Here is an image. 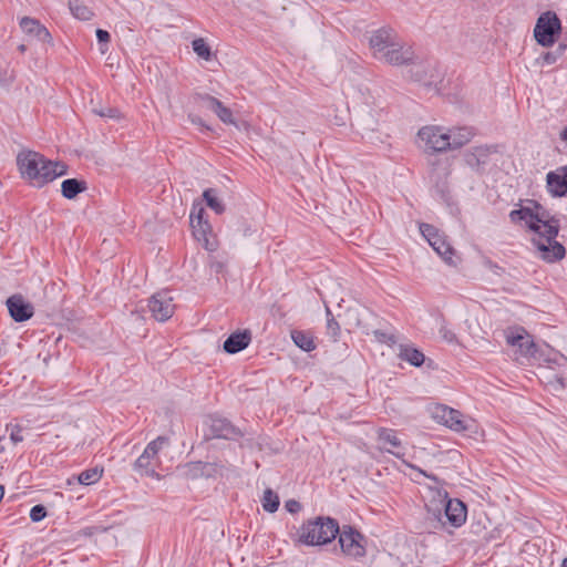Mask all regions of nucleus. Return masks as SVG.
Wrapping results in <instances>:
<instances>
[{
    "label": "nucleus",
    "mask_w": 567,
    "mask_h": 567,
    "mask_svg": "<svg viewBox=\"0 0 567 567\" xmlns=\"http://www.w3.org/2000/svg\"><path fill=\"white\" fill-rule=\"evenodd\" d=\"M509 217L513 223L524 221L533 231L532 241L542 259L553 262L564 258L565 248L556 241L559 223L543 206L530 202L527 206L512 210Z\"/></svg>",
    "instance_id": "f257e3e1"
},
{
    "label": "nucleus",
    "mask_w": 567,
    "mask_h": 567,
    "mask_svg": "<svg viewBox=\"0 0 567 567\" xmlns=\"http://www.w3.org/2000/svg\"><path fill=\"white\" fill-rule=\"evenodd\" d=\"M21 177L34 187H42L68 172L65 164L45 158L34 151H22L17 156Z\"/></svg>",
    "instance_id": "f03ea898"
},
{
    "label": "nucleus",
    "mask_w": 567,
    "mask_h": 567,
    "mask_svg": "<svg viewBox=\"0 0 567 567\" xmlns=\"http://www.w3.org/2000/svg\"><path fill=\"white\" fill-rule=\"evenodd\" d=\"M339 534L338 523L330 517H316L306 522L299 529V540L306 545L330 543Z\"/></svg>",
    "instance_id": "7ed1b4c3"
},
{
    "label": "nucleus",
    "mask_w": 567,
    "mask_h": 567,
    "mask_svg": "<svg viewBox=\"0 0 567 567\" xmlns=\"http://www.w3.org/2000/svg\"><path fill=\"white\" fill-rule=\"evenodd\" d=\"M169 445V440L166 436H158L150 442L144 452L134 463V470L141 475L158 477L155 465L158 462V453L161 450Z\"/></svg>",
    "instance_id": "20e7f679"
},
{
    "label": "nucleus",
    "mask_w": 567,
    "mask_h": 567,
    "mask_svg": "<svg viewBox=\"0 0 567 567\" xmlns=\"http://www.w3.org/2000/svg\"><path fill=\"white\" fill-rule=\"evenodd\" d=\"M506 343L515 349L516 359H529L536 353L533 337L523 327H508L504 330Z\"/></svg>",
    "instance_id": "39448f33"
},
{
    "label": "nucleus",
    "mask_w": 567,
    "mask_h": 567,
    "mask_svg": "<svg viewBox=\"0 0 567 567\" xmlns=\"http://www.w3.org/2000/svg\"><path fill=\"white\" fill-rule=\"evenodd\" d=\"M420 231L436 254L449 265L456 266L457 257L455 250L435 227L429 224H421Z\"/></svg>",
    "instance_id": "423d86ee"
},
{
    "label": "nucleus",
    "mask_w": 567,
    "mask_h": 567,
    "mask_svg": "<svg viewBox=\"0 0 567 567\" xmlns=\"http://www.w3.org/2000/svg\"><path fill=\"white\" fill-rule=\"evenodd\" d=\"M561 31V23L555 12L547 11L537 19L534 37L543 47H550L555 43L556 37Z\"/></svg>",
    "instance_id": "0eeeda50"
},
{
    "label": "nucleus",
    "mask_w": 567,
    "mask_h": 567,
    "mask_svg": "<svg viewBox=\"0 0 567 567\" xmlns=\"http://www.w3.org/2000/svg\"><path fill=\"white\" fill-rule=\"evenodd\" d=\"M417 138L425 152L443 153L449 151L450 143L446 127L426 125L419 130Z\"/></svg>",
    "instance_id": "6e6552de"
},
{
    "label": "nucleus",
    "mask_w": 567,
    "mask_h": 567,
    "mask_svg": "<svg viewBox=\"0 0 567 567\" xmlns=\"http://www.w3.org/2000/svg\"><path fill=\"white\" fill-rule=\"evenodd\" d=\"M434 415L445 426L454 432H467L474 429V421L463 415L460 411L449 408L446 405H437L434 410Z\"/></svg>",
    "instance_id": "1a4fd4ad"
},
{
    "label": "nucleus",
    "mask_w": 567,
    "mask_h": 567,
    "mask_svg": "<svg viewBox=\"0 0 567 567\" xmlns=\"http://www.w3.org/2000/svg\"><path fill=\"white\" fill-rule=\"evenodd\" d=\"M339 544L342 553L351 558H361L365 555V538L350 526L339 529Z\"/></svg>",
    "instance_id": "9d476101"
},
{
    "label": "nucleus",
    "mask_w": 567,
    "mask_h": 567,
    "mask_svg": "<svg viewBox=\"0 0 567 567\" xmlns=\"http://www.w3.org/2000/svg\"><path fill=\"white\" fill-rule=\"evenodd\" d=\"M148 308L154 319L161 322L168 320L175 311L173 297L165 290L158 291L151 297Z\"/></svg>",
    "instance_id": "9b49d317"
},
{
    "label": "nucleus",
    "mask_w": 567,
    "mask_h": 567,
    "mask_svg": "<svg viewBox=\"0 0 567 567\" xmlns=\"http://www.w3.org/2000/svg\"><path fill=\"white\" fill-rule=\"evenodd\" d=\"M414 60L412 49L396 38L380 61L392 65L409 64Z\"/></svg>",
    "instance_id": "f8f14e48"
},
{
    "label": "nucleus",
    "mask_w": 567,
    "mask_h": 567,
    "mask_svg": "<svg viewBox=\"0 0 567 567\" xmlns=\"http://www.w3.org/2000/svg\"><path fill=\"white\" fill-rule=\"evenodd\" d=\"M395 39L396 34L390 29L374 31L369 41L372 55L381 60Z\"/></svg>",
    "instance_id": "ddd939ff"
},
{
    "label": "nucleus",
    "mask_w": 567,
    "mask_h": 567,
    "mask_svg": "<svg viewBox=\"0 0 567 567\" xmlns=\"http://www.w3.org/2000/svg\"><path fill=\"white\" fill-rule=\"evenodd\" d=\"M22 31L31 39L52 45V35L39 20L24 17L20 21Z\"/></svg>",
    "instance_id": "4468645a"
},
{
    "label": "nucleus",
    "mask_w": 567,
    "mask_h": 567,
    "mask_svg": "<svg viewBox=\"0 0 567 567\" xmlns=\"http://www.w3.org/2000/svg\"><path fill=\"white\" fill-rule=\"evenodd\" d=\"M495 152L496 150L493 146H475L465 153L464 158L472 169L481 171L489 163L491 156Z\"/></svg>",
    "instance_id": "2eb2a0df"
},
{
    "label": "nucleus",
    "mask_w": 567,
    "mask_h": 567,
    "mask_svg": "<svg viewBox=\"0 0 567 567\" xmlns=\"http://www.w3.org/2000/svg\"><path fill=\"white\" fill-rule=\"evenodd\" d=\"M7 307L11 318L17 322H23L33 316V307L22 296L13 295L7 300Z\"/></svg>",
    "instance_id": "dca6fc26"
},
{
    "label": "nucleus",
    "mask_w": 567,
    "mask_h": 567,
    "mask_svg": "<svg viewBox=\"0 0 567 567\" xmlns=\"http://www.w3.org/2000/svg\"><path fill=\"white\" fill-rule=\"evenodd\" d=\"M547 189L553 196L567 195V166L558 167L546 176Z\"/></svg>",
    "instance_id": "f3484780"
},
{
    "label": "nucleus",
    "mask_w": 567,
    "mask_h": 567,
    "mask_svg": "<svg viewBox=\"0 0 567 567\" xmlns=\"http://www.w3.org/2000/svg\"><path fill=\"white\" fill-rule=\"evenodd\" d=\"M447 137H449V151H455L472 141L475 135V132L472 127L468 126H454L451 128H446Z\"/></svg>",
    "instance_id": "a211bd4d"
},
{
    "label": "nucleus",
    "mask_w": 567,
    "mask_h": 567,
    "mask_svg": "<svg viewBox=\"0 0 567 567\" xmlns=\"http://www.w3.org/2000/svg\"><path fill=\"white\" fill-rule=\"evenodd\" d=\"M452 527H460L466 520V507L458 499H447L444 506V515Z\"/></svg>",
    "instance_id": "6ab92c4d"
},
{
    "label": "nucleus",
    "mask_w": 567,
    "mask_h": 567,
    "mask_svg": "<svg viewBox=\"0 0 567 567\" xmlns=\"http://www.w3.org/2000/svg\"><path fill=\"white\" fill-rule=\"evenodd\" d=\"M412 66L409 70V76L416 82H421L424 85H432L439 78L436 70L430 64L423 62H411Z\"/></svg>",
    "instance_id": "aec40b11"
},
{
    "label": "nucleus",
    "mask_w": 567,
    "mask_h": 567,
    "mask_svg": "<svg viewBox=\"0 0 567 567\" xmlns=\"http://www.w3.org/2000/svg\"><path fill=\"white\" fill-rule=\"evenodd\" d=\"M209 426L215 437L231 440L239 435V432L226 419L213 417Z\"/></svg>",
    "instance_id": "412c9836"
},
{
    "label": "nucleus",
    "mask_w": 567,
    "mask_h": 567,
    "mask_svg": "<svg viewBox=\"0 0 567 567\" xmlns=\"http://www.w3.org/2000/svg\"><path fill=\"white\" fill-rule=\"evenodd\" d=\"M250 343V334L249 332H239L230 334L226 341L224 342V350L227 353H237L244 349H246Z\"/></svg>",
    "instance_id": "4be33fe9"
},
{
    "label": "nucleus",
    "mask_w": 567,
    "mask_h": 567,
    "mask_svg": "<svg viewBox=\"0 0 567 567\" xmlns=\"http://www.w3.org/2000/svg\"><path fill=\"white\" fill-rule=\"evenodd\" d=\"M190 226L195 238L198 241L203 243L204 247L207 250L214 251L216 249V244L215 241L209 239V234L212 233V226L209 225V223L199 220Z\"/></svg>",
    "instance_id": "5701e85b"
},
{
    "label": "nucleus",
    "mask_w": 567,
    "mask_h": 567,
    "mask_svg": "<svg viewBox=\"0 0 567 567\" xmlns=\"http://www.w3.org/2000/svg\"><path fill=\"white\" fill-rule=\"evenodd\" d=\"M378 439L384 445L389 444L391 446V449H385L386 452L393 454L396 457H402L403 454H401L399 451H395L401 447V441L399 440L395 431L390 429H379Z\"/></svg>",
    "instance_id": "b1692460"
},
{
    "label": "nucleus",
    "mask_w": 567,
    "mask_h": 567,
    "mask_svg": "<svg viewBox=\"0 0 567 567\" xmlns=\"http://www.w3.org/2000/svg\"><path fill=\"white\" fill-rule=\"evenodd\" d=\"M398 355L401 360H404L414 367L422 365L425 360L423 352L411 344H400Z\"/></svg>",
    "instance_id": "393cba45"
},
{
    "label": "nucleus",
    "mask_w": 567,
    "mask_h": 567,
    "mask_svg": "<svg viewBox=\"0 0 567 567\" xmlns=\"http://www.w3.org/2000/svg\"><path fill=\"white\" fill-rule=\"evenodd\" d=\"M86 189V183L84 181H79L76 178H69L62 182L61 192L62 195L72 199L76 197L80 193Z\"/></svg>",
    "instance_id": "a878e982"
},
{
    "label": "nucleus",
    "mask_w": 567,
    "mask_h": 567,
    "mask_svg": "<svg viewBox=\"0 0 567 567\" xmlns=\"http://www.w3.org/2000/svg\"><path fill=\"white\" fill-rule=\"evenodd\" d=\"M69 9L74 18L89 21L93 17L92 10L80 0H69Z\"/></svg>",
    "instance_id": "bb28decb"
},
{
    "label": "nucleus",
    "mask_w": 567,
    "mask_h": 567,
    "mask_svg": "<svg viewBox=\"0 0 567 567\" xmlns=\"http://www.w3.org/2000/svg\"><path fill=\"white\" fill-rule=\"evenodd\" d=\"M291 338L295 344L303 351L309 352L316 348L312 337L303 331H292Z\"/></svg>",
    "instance_id": "cd10ccee"
},
{
    "label": "nucleus",
    "mask_w": 567,
    "mask_h": 567,
    "mask_svg": "<svg viewBox=\"0 0 567 567\" xmlns=\"http://www.w3.org/2000/svg\"><path fill=\"white\" fill-rule=\"evenodd\" d=\"M103 468L93 467L86 471H83L76 476V483L82 485H92L99 482L102 477Z\"/></svg>",
    "instance_id": "c85d7f7f"
},
{
    "label": "nucleus",
    "mask_w": 567,
    "mask_h": 567,
    "mask_svg": "<svg viewBox=\"0 0 567 567\" xmlns=\"http://www.w3.org/2000/svg\"><path fill=\"white\" fill-rule=\"evenodd\" d=\"M203 197L206 200V204L209 208H212L216 214H221L225 210V206L221 200L217 197L216 190L214 188H208L204 190Z\"/></svg>",
    "instance_id": "c756f323"
},
{
    "label": "nucleus",
    "mask_w": 567,
    "mask_h": 567,
    "mask_svg": "<svg viewBox=\"0 0 567 567\" xmlns=\"http://www.w3.org/2000/svg\"><path fill=\"white\" fill-rule=\"evenodd\" d=\"M193 100H194V103L200 107V109H206V110H209L212 112L215 111V109L218 106V104L220 103L219 100H217L216 97L212 96V95H208V94H195L193 96Z\"/></svg>",
    "instance_id": "7c9ffc66"
},
{
    "label": "nucleus",
    "mask_w": 567,
    "mask_h": 567,
    "mask_svg": "<svg viewBox=\"0 0 567 567\" xmlns=\"http://www.w3.org/2000/svg\"><path fill=\"white\" fill-rule=\"evenodd\" d=\"M192 48L200 59L205 61L212 60L210 47L206 43V41L203 38H197L193 40Z\"/></svg>",
    "instance_id": "2f4dec72"
},
{
    "label": "nucleus",
    "mask_w": 567,
    "mask_h": 567,
    "mask_svg": "<svg viewBox=\"0 0 567 567\" xmlns=\"http://www.w3.org/2000/svg\"><path fill=\"white\" fill-rule=\"evenodd\" d=\"M279 506V497L271 489H266L262 497V507L266 512L275 513Z\"/></svg>",
    "instance_id": "473e14b6"
},
{
    "label": "nucleus",
    "mask_w": 567,
    "mask_h": 567,
    "mask_svg": "<svg viewBox=\"0 0 567 567\" xmlns=\"http://www.w3.org/2000/svg\"><path fill=\"white\" fill-rule=\"evenodd\" d=\"M214 113L224 124L237 126V122L231 110L225 106L221 102L215 109Z\"/></svg>",
    "instance_id": "72a5a7b5"
},
{
    "label": "nucleus",
    "mask_w": 567,
    "mask_h": 567,
    "mask_svg": "<svg viewBox=\"0 0 567 567\" xmlns=\"http://www.w3.org/2000/svg\"><path fill=\"white\" fill-rule=\"evenodd\" d=\"M93 112L102 117H109V118H120V112L116 109L113 107H100V109H93Z\"/></svg>",
    "instance_id": "f704fd0d"
},
{
    "label": "nucleus",
    "mask_w": 567,
    "mask_h": 567,
    "mask_svg": "<svg viewBox=\"0 0 567 567\" xmlns=\"http://www.w3.org/2000/svg\"><path fill=\"white\" fill-rule=\"evenodd\" d=\"M204 214H205V209L202 205H194L193 206V209L190 212V216H189V219H190V225L195 224L196 221H206L204 219Z\"/></svg>",
    "instance_id": "c9c22d12"
},
{
    "label": "nucleus",
    "mask_w": 567,
    "mask_h": 567,
    "mask_svg": "<svg viewBox=\"0 0 567 567\" xmlns=\"http://www.w3.org/2000/svg\"><path fill=\"white\" fill-rule=\"evenodd\" d=\"M13 71L9 69L8 65H4L2 69L0 68V85L7 86L13 81Z\"/></svg>",
    "instance_id": "e433bc0d"
},
{
    "label": "nucleus",
    "mask_w": 567,
    "mask_h": 567,
    "mask_svg": "<svg viewBox=\"0 0 567 567\" xmlns=\"http://www.w3.org/2000/svg\"><path fill=\"white\" fill-rule=\"evenodd\" d=\"M45 515H47V511H45L44 506H42V505H35L30 511V518L33 522H40L41 519H43L45 517Z\"/></svg>",
    "instance_id": "4c0bfd02"
},
{
    "label": "nucleus",
    "mask_w": 567,
    "mask_h": 567,
    "mask_svg": "<svg viewBox=\"0 0 567 567\" xmlns=\"http://www.w3.org/2000/svg\"><path fill=\"white\" fill-rule=\"evenodd\" d=\"M327 329H328V333L336 340L340 333L339 323L333 318H328Z\"/></svg>",
    "instance_id": "58836bf2"
},
{
    "label": "nucleus",
    "mask_w": 567,
    "mask_h": 567,
    "mask_svg": "<svg viewBox=\"0 0 567 567\" xmlns=\"http://www.w3.org/2000/svg\"><path fill=\"white\" fill-rule=\"evenodd\" d=\"M21 431L22 430L19 425L12 426L11 432H10V440L12 441L13 444H18L23 441Z\"/></svg>",
    "instance_id": "ea45409f"
},
{
    "label": "nucleus",
    "mask_w": 567,
    "mask_h": 567,
    "mask_svg": "<svg viewBox=\"0 0 567 567\" xmlns=\"http://www.w3.org/2000/svg\"><path fill=\"white\" fill-rule=\"evenodd\" d=\"M285 507L291 514L298 513L301 509L300 503L298 501H296V499L287 501L285 503Z\"/></svg>",
    "instance_id": "a19ab883"
},
{
    "label": "nucleus",
    "mask_w": 567,
    "mask_h": 567,
    "mask_svg": "<svg viewBox=\"0 0 567 567\" xmlns=\"http://www.w3.org/2000/svg\"><path fill=\"white\" fill-rule=\"evenodd\" d=\"M441 336H442V338H443L445 341H447V342H450V343H452V342H455V341H456V337H455L454 332H452L451 330H449V329H446V328L441 329Z\"/></svg>",
    "instance_id": "79ce46f5"
},
{
    "label": "nucleus",
    "mask_w": 567,
    "mask_h": 567,
    "mask_svg": "<svg viewBox=\"0 0 567 567\" xmlns=\"http://www.w3.org/2000/svg\"><path fill=\"white\" fill-rule=\"evenodd\" d=\"M96 38L100 42L107 43L110 41V33L105 30L97 29L96 30Z\"/></svg>",
    "instance_id": "37998d69"
},
{
    "label": "nucleus",
    "mask_w": 567,
    "mask_h": 567,
    "mask_svg": "<svg viewBox=\"0 0 567 567\" xmlns=\"http://www.w3.org/2000/svg\"><path fill=\"white\" fill-rule=\"evenodd\" d=\"M557 60V54L554 53V52H547L546 54H544L543 56V61L545 64L549 65V64H553L555 63Z\"/></svg>",
    "instance_id": "c03bdc74"
},
{
    "label": "nucleus",
    "mask_w": 567,
    "mask_h": 567,
    "mask_svg": "<svg viewBox=\"0 0 567 567\" xmlns=\"http://www.w3.org/2000/svg\"><path fill=\"white\" fill-rule=\"evenodd\" d=\"M188 118H189V121H190L193 124H195V125H200V126H204V127H206L207 130H209V126H206V125L204 124L203 120H202L199 116L194 115V114H189V115H188Z\"/></svg>",
    "instance_id": "a18cd8bd"
},
{
    "label": "nucleus",
    "mask_w": 567,
    "mask_h": 567,
    "mask_svg": "<svg viewBox=\"0 0 567 567\" xmlns=\"http://www.w3.org/2000/svg\"><path fill=\"white\" fill-rule=\"evenodd\" d=\"M433 515V518L436 519V525H434V528H436L437 526H441L442 528L445 527V522L442 520V514L439 513L437 515L435 513L432 514Z\"/></svg>",
    "instance_id": "49530a36"
},
{
    "label": "nucleus",
    "mask_w": 567,
    "mask_h": 567,
    "mask_svg": "<svg viewBox=\"0 0 567 567\" xmlns=\"http://www.w3.org/2000/svg\"><path fill=\"white\" fill-rule=\"evenodd\" d=\"M560 137L561 140L567 141V127L563 130V132L560 133Z\"/></svg>",
    "instance_id": "de8ad7c7"
},
{
    "label": "nucleus",
    "mask_w": 567,
    "mask_h": 567,
    "mask_svg": "<svg viewBox=\"0 0 567 567\" xmlns=\"http://www.w3.org/2000/svg\"><path fill=\"white\" fill-rule=\"evenodd\" d=\"M3 440H4V436H0V453L4 451V446L2 444Z\"/></svg>",
    "instance_id": "09e8293b"
},
{
    "label": "nucleus",
    "mask_w": 567,
    "mask_h": 567,
    "mask_svg": "<svg viewBox=\"0 0 567 567\" xmlns=\"http://www.w3.org/2000/svg\"><path fill=\"white\" fill-rule=\"evenodd\" d=\"M74 482H76V476H73V477L68 480V484L69 485H72Z\"/></svg>",
    "instance_id": "8fccbe9b"
},
{
    "label": "nucleus",
    "mask_w": 567,
    "mask_h": 567,
    "mask_svg": "<svg viewBox=\"0 0 567 567\" xmlns=\"http://www.w3.org/2000/svg\"><path fill=\"white\" fill-rule=\"evenodd\" d=\"M419 472H420L421 474L425 475L426 477H430V478H432V480L436 481V478H435V477L427 475L424 471L419 470Z\"/></svg>",
    "instance_id": "3c124183"
},
{
    "label": "nucleus",
    "mask_w": 567,
    "mask_h": 567,
    "mask_svg": "<svg viewBox=\"0 0 567 567\" xmlns=\"http://www.w3.org/2000/svg\"><path fill=\"white\" fill-rule=\"evenodd\" d=\"M18 49H19V51H20V52H22V53H23V52H25V50H27V48H25V45H24V44L19 45V48H18Z\"/></svg>",
    "instance_id": "603ef678"
},
{
    "label": "nucleus",
    "mask_w": 567,
    "mask_h": 567,
    "mask_svg": "<svg viewBox=\"0 0 567 567\" xmlns=\"http://www.w3.org/2000/svg\"><path fill=\"white\" fill-rule=\"evenodd\" d=\"M560 567H567V558L563 559Z\"/></svg>",
    "instance_id": "864d4df0"
},
{
    "label": "nucleus",
    "mask_w": 567,
    "mask_h": 567,
    "mask_svg": "<svg viewBox=\"0 0 567 567\" xmlns=\"http://www.w3.org/2000/svg\"><path fill=\"white\" fill-rule=\"evenodd\" d=\"M326 310H327V315L330 316L331 315L330 309L327 307Z\"/></svg>",
    "instance_id": "5fc2aeb1"
}]
</instances>
